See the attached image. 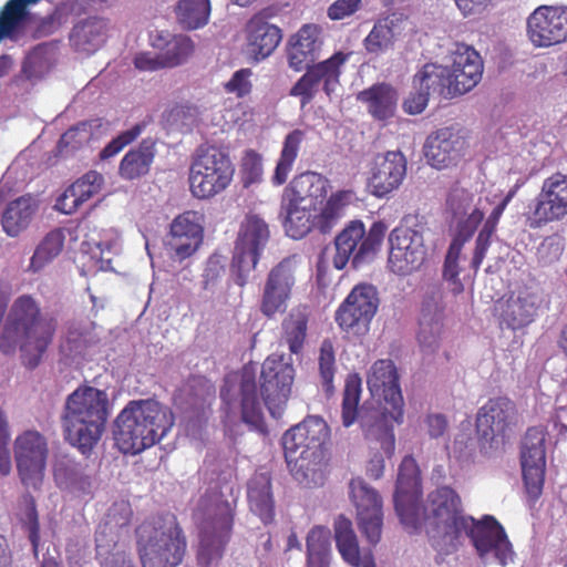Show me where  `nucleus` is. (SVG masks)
<instances>
[{
    "label": "nucleus",
    "instance_id": "obj_57",
    "mask_svg": "<svg viewBox=\"0 0 567 567\" xmlns=\"http://www.w3.org/2000/svg\"><path fill=\"white\" fill-rule=\"evenodd\" d=\"M132 516L133 511L127 502H116L109 508L105 522L99 525L96 532H104L105 539L111 537L116 539L117 535L114 529L126 527L131 523Z\"/></svg>",
    "mask_w": 567,
    "mask_h": 567
},
{
    "label": "nucleus",
    "instance_id": "obj_21",
    "mask_svg": "<svg viewBox=\"0 0 567 567\" xmlns=\"http://www.w3.org/2000/svg\"><path fill=\"white\" fill-rule=\"evenodd\" d=\"M388 266L396 275H409L426 260L423 234L406 226L395 227L389 235Z\"/></svg>",
    "mask_w": 567,
    "mask_h": 567
},
{
    "label": "nucleus",
    "instance_id": "obj_17",
    "mask_svg": "<svg viewBox=\"0 0 567 567\" xmlns=\"http://www.w3.org/2000/svg\"><path fill=\"white\" fill-rule=\"evenodd\" d=\"M567 217V174L556 172L543 181L539 193L530 202L526 220L530 228Z\"/></svg>",
    "mask_w": 567,
    "mask_h": 567
},
{
    "label": "nucleus",
    "instance_id": "obj_45",
    "mask_svg": "<svg viewBox=\"0 0 567 567\" xmlns=\"http://www.w3.org/2000/svg\"><path fill=\"white\" fill-rule=\"evenodd\" d=\"M305 138L306 133L300 128L292 130L285 136L280 155L271 177V183L275 186H281L287 182Z\"/></svg>",
    "mask_w": 567,
    "mask_h": 567
},
{
    "label": "nucleus",
    "instance_id": "obj_25",
    "mask_svg": "<svg viewBox=\"0 0 567 567\" xmlns=\"http://www.w3.org/2000/svg\"><path fill=\"white\" fill-rule=\"evenodd\" d=\"M516 404L506 396L489 399L476 414L477 434L486 442L505 439L507 431L516 422Z\"/></svg>",
    "mask_w": 567,
    "mask_h": 567
},
{
    "label": "nucleus",
    "instance_id": "obj_19",
    "mask_svg": "<svg viewBox=\"0 0 567 567\" xmlns=\"http://www.w3.org/2000/svg\"><path fill=\"white\" fill-rule=\"evenodd\" d=\"M349 54L336 52L329 59L312 63L290 89L291 96L300 97L301 105L309 104L321 86L328 97L340 85L341 66L347 62Z\"/></svg>",
    "mask_w": 567,
    "mask_h": 567
},
{
    "label": "nucleus",
    "instance_id": "obj_48",
    "mask_svg": "<svg viewBox=\"0 0 567 567\" xmlns=\"http://www.w3.org/2000/svg\"><path fill=\"white\" fill-rule=\"evenodd\" d=\"M331 532L323 526L312 527L306 539L307 567H330Z\"/></svg>",
    "mask_w": 567,
    "mask_h": 567
},
{
    "label": "nucleus",
    "instance_id": "obj_39",
    "mask_svg": "<svg viewBox=\"0 0 567 567\" xmlns=\"http://www.w3.org/2000/svg\"><path fill=\"white\" fill-rule=\"evenodd\" d=\"M403 22L404 17L401 13H391L377 20L363 40L364 49L372 54H380L391 49L396 37L402 32Z\"/></svg>",
    "mask_w": 567,
    "mask_h": 567
},
{
    "label": "nucleus",
    "instance_id": "obj_40",
    "mask_svg": "<svg viewBox=\"0 0 567 567\" xmlns=\"http://www.w3.org/2000/svg\"><path fill=\"white\" fill-rule=\"evenodd\" d=\"M310 309L307 305L291 308L281 322V341L292 354L302 352L308 332Z\"/></svg>",
    "mask_w": 567,
    "mask_h": 567
},
{
    "label": "nucleus",
    "instance_id": "obj_2",
    "mask_svg": "<svg viewBox=\"0 0 567 567\" xmlns=\"http://www.w3.org/2000/svg\"><path fill=\"white\" fill-rule=\"evenodd\" d=\"M58 328L53 316L42 315L39 303L30 295L18 297L7 317L0 337L3 352L19 344L23 364L34 369L52 343Z\"/></svg>",
    "mask_w": 567,
    "mask_h": 567
},
{
    "label": "nucleus",
    "instance_id": "obj_27",
    "mask_svg": "<svg viewBox=\"0 0 567 567\" xmlns=\"http://www.w3.org/2000/svg\"><path fill=\"white\" fill-rule=\"evenodd\" d=\"M406 174V158L399 151L378 154L371 164L368 187L382 198L399 188Z\"/></svg>",
    "mask_w": 567,
    "mask_h": 567
},
{
    "label": "nucleus",
    "instance_id": "obj_3",
    "mask_svg": "<svg viewBox=\"0 0 567 567\" xmlns=\"http://www.w3.org/2000/svg\"><path fill=\"white\" fill-rule=\"evenodd\" d=\"M367 384L371 395L383 401L381 413L371 423H362L364 437L370 449L381 450L391 457L395 451L393 422H403V396L399 383V374L394 362L390 359L377 360L367 375Z\"/></svg>",
    "mask_w": 567,
    "mask_h": 567
},
{
    "label": "nucleus",
    "instance_id": "obj_42",
    "mask_svg": "<svg viewBox=\"0 0 567 567\" xmlns=\"http://www.w3.org/2000/svg\"><path fill=\"white\" fill-rule=\"evenodd\" d=\"M37 208L29 195L9 202L1 215L2 230L9 237H18L30 226Z\"/></svg>",
    "mask_w": 567,
    "mask_h": 567
},
{
    "label": "nucleus",
    "instance_id": "obj_60",
    "mask_svg": "<svg viewBox=\"0 0 567 567\" xmlns=\"http://www.w3.org/2000/svg\"><path fill=\"white\" fill-rule=\"evenodd\" d=\"M24 517L22 519L23 527L28 532V537L32 544L33 550L37 551L40 543V525L34 497L27 493L23 495Z\"/></svg>",
    "mask_w": 567,
    "mask_h": 567
},
{
    "label": "nucleus",
    "instance_id": "obj_5",
    "mask_svg": "<svg viewBox=\"0 0 567 567\" xmlns=\"http://www.w3.org/2000/svg\"><path fill=\"white\" fill-rule=\"evenodd\" d=\"M235 515V506L225 498L221 491L209 488L199 497L194 509L199 529V566L210 567L221 558L231 537Z\"/></svg>",
    "mask_w": 567,
    "mask_h": 567
},
{
    "label": "nucleus",
    "instance_id": "obj_49",
    "mask_svg": "<svg viewBox=\"0 0 567 567\" xmlns=\"http://www.w3.org/2000/svg\"><path fill=\"white\" fill-rule=\"evenodd\" d=\"M64 241L65 235L62 228L49 231L35 247L28 270L35 274L52 262L61 254Z\"/></svg>",
    "mask_w": 567,
    "mask_h": 567
},
{
    "label": "nucleus",
    "instance_id": "obj_56",
    "mask_svg": "<svg viewBox=\"0 0 567 567\" xmlns=\"http://www.w3.org/2000/svg\"><path fill=\"white\" fill-rule=\"evenodd\" d=\"M92 136L91 122H80L62 134L58 142L59 153L62 155L74 153L87 145Z\"/></svg>",
    "mask_w": 567,
    "mask_h": 567
},
{
    "label": "nucleus",
    "instance_id": "obj_46",
    "mask_svg": "<svg viewBox=\"0 0 567 567\" xmlns=\"http://www.w3.org/2000/svg\"><path fill=\"white\" fill-rule=\"evenodd\" d=\"M333 530L336 546L342 559L352 567H359L363 553L360 550L352 522L340 515L334 520Z\"/></svg>",
    "mask_w": 567,
    "mask_h": 567
},
{
    "label": "nucleus",
    "instance_id": "obj_37",
    "mask_svg": "<svg viewBox=\"0 0 567 567\" xmlns=\"http://www.w3.org/2000/svg\"><path fill=\"white\" fill-rule=\"evenodd\" d=\"M155 155L156 142L151 137L144 138L121 159L118 165L120 176L125 181H135L148 175Z\"/></svg>",
    "mask_w": 567,
    "mask_h": 567
},
{
    "label": "nucleus",
    "instance_id": "obj_50",
    "mask_svg": "<svg viewBox=\"0 0 567 567\" xmlns=\"http://www.w3.org/2000/svg\"><path fill=\"white\" fill-rule=\"evenodd\" d=\"M297 266L296 257L284 258L270 269L265 286L290 299L296 285Z\"/></svg>",
    "mask_w": 567,
    "mask_h": 567
},
{
    "label": "nucleus",
    "instance_id": "obj_51",
    "mask_svg": "<svg viewBox=\"0 0 567 567\" xmlns=\"http://www.w3.org/2000/svg\"><path fill=\"white\" fill-rule=\"evenodd\" d=\"M40 0H9L0 12V41L12 38L29 16L28 6Z\"/></svg>",
    "mask_w": 567,
    "mask_h": 567
},
{
    "label": "nucleus",
    "instance_id": "obj_44",
    "mask_svg": "<svg viewBox=\"0 0 567 567\" xmlns=\"http://www.w3.org/2000/svg\"><path fill=\"white\" fill-rule=\"evenodd\" d=\"M152 45L159 50L165 68H174L184 63L194 52V43L186 35L158 33L152 39Z\"/></svg>",
    "mask_w": 567,
    "mask_h": 567
},
{
    "label": "nucleus",
    "instance_id": "obj_9",
    "mask_svg": "<svg viewBox=\"0 0 567 567\" xmlns=\"http://www.w3.org/2000/svg\"><path fill=\"white\" fill-rule=\"evenodd\" d=\"M235 166L229 155L216 146L199 147L189 167V189L198 199L223 193L231 183Z\"/></svg>",
    "mask_w": 567,
    "mask_h": 567
},
{
    "label": "nucleus",
    "instance_id": "obj_14",
    "mask_svg": "<svg viewBox=\"0 0 567 567\" xmlns=\"http://www.w3.org/2000/svg\"><path fill=\"white\" fill-rule=\"evenodd\" d=\"M380 305L379 292L371 284L355 285L334 312L339 329L354 337L365 336Z\"/></svg>",
    "mask_w": 567,
    "mask_h": 567
},
{
    "label": "nucleus",
    "instance_id": "obj_10",
    "mask_svg": "<svg viewBox=\"0 0 567 567\" xmlns=\"http://www.w3.org/2000/svg\"><path fill=\"white\" fill-rule=\"evenodd\" d=\"M330 437L327 422L318 415L307 416L299 424L290 427L282 436V446L287 463L290 465L297 452H300L291 468L296 480L302 482L310 477L309 456L320 457L322 447Z\"/></svg>",
    "mask_w": 567,
    "mask_h": 567
},
{
    "label": "nucleus",
    "instance_id": "obj_54",
    "mask_svg": "<svg viewBox=\"0 0 567 567\" xmlns=\"http://www.w3.org/2000/svg\"><path fill=\"white\" fill-rule=\"evenodd\" d=\"M484 216V212L475 207L465 219L456 223V234L450 244L445 258H450L452 261L458 260L464 244L473 237Z\"/></svg>",
    "mask_w": 567,
    "mask_h": 567
},
{
    "label": "nucleus",
    "instance_id": "obj_29",
    "mask_svg": "<svg viewBox=\"0 0 567 567\" xmlns=\"http://www.w3.org/2000/svg\"><path fill=\"white\" fill-rule=\"evenodd\" d=\"M321 47L320 29L316 24L302 25L289 40V66L297 72L305 70L319 58Z\"/></svg>",
    "mask_w": 567,
    "mask_h": 567
},
{
    "label": "nucleus",
    "instance_id": "obj_53",
    "mask_svg": "<svg viewBox=\"0 0 567 567\" xmlns=\"http://www.w3.org/2000/svg\"><path fill=\"white\" fill-rule=\"evenodd\" d=\"M209 14V0H179L176 8L179 23L188 30L205 25L208 22Z\"/></svg>",
    "mask_w": 567,
    "mask_h": 567
},
{
    "label": "nucleus",
    "instance_id": "obj_59",
    "mask_svg": "<svg viewBox=\"0 0 567 567\" xmlns=\"http://www.w3.org/2000/svg\"><path fill=\"white\" fill-rule=\"evenodd\" d=\"M474 195L460 186H454L447 196L446 206L453 215V218L457 221L465 219L470 214Z\"/></svg>",
    "mask_w": 567,
    "mask_h": 567
},
{
    "label": "nucleus",
    "instance_id": "obj_24",
    "mask_svg": "<svg viewBox=\"0 0 567 567\" xmlns=\"http://www.w3.org/2000/svg\"><path fill=\"white\" fill-rule=\"evenodd\" d=\"M202 214L187 210L176 216L169 227L165 248L173 260L183 261L192 257L203 244Z\"/></svg>",
    "mask_w": 567,
    "mask_h": 567
},
{
    "label": "nucleus",
    "instance_id": "obj_41",
    "mask_svg": "<svg viewBox=\"0 0 567 567\" xmlns=\"http://www.w3.org/2000/svg\"><path fill=\"white\" fill-rule=\"evenodd\" d=\"M413 89H420L422 92H426L427 96L432 93L447 99L457 95L453 90L449 66L435 63H426L416 72L413 76Z\"/></svg>",
    "mask_w": 567,
    "mask_h": 567
},
{
    "label": "nucleus",
    "instance_id": "obj_64",
    "mask_svg": "<svg viewBox=\"0 0 567 567\" xmlns=\"http://www.w3.org/2000/svg\"><path fill=\"white\" fill-rule=\"evenodd\" d=\"M251 75L252 71L250 69H240L236 71L230 80L225 83V91L229 94L236 95L238 99L249 95L252 90V83L250 81Z\"/></svg>",
    "mask_w": 567,
    "mask_h": 567
},
{
    "label": "nucleus",
    "instance_id": "obj_28",
    "mask_svg": "<svg viewBox=\"0 0 567 567\" xmlns=\"http://www.w3.org/2000/svg\"><path fill=\"white\" fill-rule=\"evenodd\" d=\"M483 70L480 53L470 45L457 44L452 52V65L449 68L454 92L462 95L471 91L481 81Z\"/></svg>",
    "mask_w": 567,
    "mask_h": 567
},
{
    "label": "nucleus",
    "instance_id": "obj_47",
    "mask_svg": "<svg viewBox=\"0 0 567 567\" xmlns=\"http://www.w3.org/2000/svg\"><path fill=\"white\" fill-rule=\"evenodd\" d=\"M444 333L443 313L437 310L432 312L423 309L417 332V341L422 352L425 354L435 353Z\"/></svg>",
    "mask_w": 567,
    "mask_h": 567
},
{
    "label": "nucleus",
    "instance_id": "obj_43",
    "mask_svg": "<svg viewBox=\"0 0 567 567\" xmlns=\"http://www.w3.org/2000/svg\"><path fill=\"white\" fill-rule=\"evenodd\" d=\"M516 194V188H512L507 195L493 208L483 224L482 229L475 239V248L471 261V267L476 271L480 269L486 252L492 244V237L496 233L499 219Z\"/></svg>",
    "mask_w": 567,
    "mask_h": 567
},
{
    "label": "nucleus",
    "instance_id": "obj_12",
    "mask_svg": "<svg viewBox=\"0 0 567 567\" xmlns=\"http://www.w3.org/2000/svg\"><path fill=\"white\" fill-rule=\"evenodd\" d=\"M269 238L268 224L256 214L246 215L235 241L231 259V268L238 286L244 287L247 284L248 274L256 268Z\"/></svg>",
    "mask_w": 567,
    "mask_h": 567
},
{
    "label": "nucleus",
    "instance_id": "obj_4",
    "mask_svg": "<svg viewBox=\"0 0 567 567\" xmlns=\"http://www.w3.org/2000/svg\"><path fill=\"white\" fill-rule=\"evenodd\" d=\"M174 423L173 411L157 400H132L115 419V444L124 454L136 455L159 443Z\"/></svg>",
    "mask_w": 567,
    "mask_h": 567
},
{
    "label": "nucleus",
    "instance_id": "obj_63",
    "mask_svg": "<svg viewBox=\"0 0 567 567\" xmlns=\"http://www.w3.org/2000/svg\"><path fill=\"white\" fill-rule=\"evenodd\" d=\"M240 171L245 186H249L259 182L262 175V163L260 155L252 150L247 151L243 157Z\"/></svg>",
    "mask_w": 567,
    "mask_h": 567
},
{
    "label": "nucleus",
    "instance_id": "obj_23",
    "mask_svg": "<svg viewBox=\"0 0 567 567\" xmlns=\"http://www.w3.org/2000/svg\"><path fill=\"white\" fill-rule=\"evenodd\" d=\"M527 37L536 48L567 41V7L539 6L527 18Z\"/></svg>",
    "mask_w": 567,
    "mask_h": 567
},
{
    "label": "nucleus",
    "instance_id": "obj_33",
    "mask_svg": "<svg viewBox=\"0 0 567 567\" xmlns=\"http://www.w3.org/2000/svg\"><path fill=\"white\" fill-rule=\"evenodd\" d=\"M104 177L96 171H90L71 184L56 199L55 208L65 214L75 213L85 202L96 195Z\"/></svg>",
    "mask_w": 567,
    "mask_h": 567
},
{
    "label": "nucleus",
    "instance_id": "obj_52",
    "mask_svg": "<svg viewBox=\"0 0 567 567\" xmlns=\"http://www.w3.org/2000/svg\"><path fill=\"white\" fill-rule=\"evenodd\" d=\"M104 532H95L96 559L101 567H135L128 555L122 550L114 537L105 539Z\"/></svg>",
    "mask_w": 567,
    "mask_h": 567
},
{
    "label": "nucleus",
    "instance_id": "obj_22",
    "mask_svg": "<svg viewBox=\"0 0 567 567\" xmlns=\"http://www.w3.org/2000/svg\"><path fill=\"white\" fill-rule=\"evenodd\" d=\"M350 498L357 508L358 527L371 545L381 539L383 512L379 493L362 478L350 482Z\"/></svg>",
    "mask_w": 567,
    "mask_h": 567
},
{
    "label": "nucleus",
    "instance_id": "obj_55",
    "mask_svg": "<svg viewBox=\"0 0 567 567\" xmlns=\"http://www.w3.org/2000/svg\"><path fill=\"white\" fill-rule=\"evenodd\" d=\"M362 380L358 373L347 377L342 399V423L349 427L358 416V405L361 396Z\"/></svg>",
    "mask_w": 567,
    "mask_h": 567
},
{
    "label": "nucleus",
    "instance_id": "obj_35",
    "mask_svg": "<svg viewBox=\"0 0 567 567\" xmlns=\"http://www.w3.org/2000/svg\"><path fill=\"white\" fill-rule=\"evenodd\" d=\"M52 467L54 482L60 488L80 494L91 493L92 478L86 473L87 465L68 454H60L54 456Z\"/></svg>",
    "mask_w": 567,
    "mask_h": 567
},
{
    "label": "nucleus",
    "instance_id": "obj_31",
    "mask_svg": "<svg viewBox=\"0 0 567 567\" xmlns=\"http://www.w3.org/2000/svg\"><path fill=\"white\" fill-rule=\"evenodd\" d=\"M329 179L319 173L305 172L296 176L285 188L282 196L305 204L309 202L310 208L317 210L327 198Z\"/></svg>",
    "mask_w": 567,
    "mask_h": 567
},
{
    "label": "nucleus",
    "instance_id": "obj_36",
    "mask_svg": "<svg viewBox=\"0 0 567 567\" xmlns=\"http://www.w3.org/2000/svg\"><path fill=\"white\" fill-rule=\"evenodd\" d=\"M282 39L281 30L264 20L252 17L247 24V48L256 61L269 56Z\"/></svg>",
    "mask_w": 567,
    "mask_h": 567
},
{
    "label": "nucleus",
    "instance_id": "obj_6",
    "mask_svg": "<svg viewBox=\"0 0 567 567\" xmlns=\"http://www.w3.org/2000/svg\"><path fill=\"white\" fill-rule=\"evenodd\" d=\"M143 567H177L186 551V539L173 514L145 519L135 530Z\"/></svg>",
    "mask_w": 567,
    "mask_h": 567
},
{
    "label": "nucleus",
    "instance_id": "obj_11",
    "mask_svg": "<svg viewBox=\"0 0 567 567\" xmlns=\"http://www.w3.org/2000/svg\"><path fill=\"white\" fill-rule=\"evenodd\" d=\"M386 230L388 226L382 220L372 223L369 230L359 219L349 221L334 238L333 266L341 270L351 260L357 268L373 258L384 240Z\"/></svg>",
    "mask_w": 567,
    "mask_h": 567
},
{
    "label": "nucleus",
    "instance_id": "obj_62",
    "mask_svg": "<svg viewBox=\"0 0 567 567\" xmlns=\"http://www.w3.org/2000/svg\"><path fill=\"white\" fill-rule=\"evenodd\" d=\"M145 130V124L137 123L132 126L130 130L122 132L116 137H114L106 146L101 151L100 157L102 159H107L110 157L115 156L120 153L125 146L133 143Z\"/></svg>",
    "mask_w": 567,
    "mask_h": 567
},
{
    "label": "nucleus",
    "instance_id": "obj_15",
    "mask_svg": "<svg viewBox=\"0 0 567 567\" xmlns=\"http://www.w3.org/2000/svg\"><path fill=\"white\" fill-rule=\"evenodd\" d=\"M13 454L22 485L39 489L43 483L49 455L45 436L35 430L22 432L14 440Z\"/></svg>",
    "mask_w": 567,
    "mask_h": 567
},
{
    "label": "nucleus",
    "instance_id": "obj_34",
    "mask_svg": "<svg viewBox=\"0 0 567 567\" xmlns=\"http://www.w3.org/2000/svg\"><path fill=\"white\" fill-rule=\"evenodd\" d=\"M357 101L365 105L368 113L380 122L393 117L398 107L399 92L385 82L375 83L357 94Z\"/></svg>",
    "mask_w": 567,
    "mask_h": 567
},
{
    "label": "nucleus",
    "instance_id": "obj_18",
    "mask_svg": "<svg viewBox=\"0 0 567 567\" xmlns=\"http://www.w3.org/2000/svg\"><path fill=\"white\" fill-rule=\"evenodd\" d=\"M421 496L422 483L419 465L412 455H406L399 466L394 507L401 523L414 530L420 526Z\"/></svg>",
    "mask_w": 567,
    "mask_h": 567
},
{
    "label": "nucleus",
    "instance_id": "obj_16",
    "mask_svg": "<svg viewBox=\"0 0 567 567\" xmlns=\"http://www.w3.org/2000/svg\"><path fill=\"white\" fill-rule=\"evenodd\" d=\"M465 525V529L461 532V543L468 537L482 560L486 561L487 556L493 554L501 566L513 561L512 544L504 527L494 516L485 515L481 519L471 516V522Z\"/></svg>",
    "mask_w": 567,
    "mask_h": 567
},
{
    "label": "nucleus",
    "instance_id": "obj_1",
    "mask_svg": "<svg viewBox=\"0 0 567 567\" xmlns=\"http://www.w3.org/2000/svg\"><path fill=\"white\" fill-rule=\"evenodd\" d=\"M111 411L105 390L87 384L78 386L66 396L60 414L64 442L89 457L106 430Z\"/></svg>",
    "mask_w": 567,
    "mask_h": 567
},
{
    "label": "nucleus",
    "instance_id": "obj_30",
    "mask_svg": "<svg viewBox=\"0 0 567 567\" xmlns=\"http://www.w3.org/2000/svg\"><path fill=\"white\" fill-rule=\"evenodd\" d=\"M540 302L537 292L529 288L520 289L501 306V322L512 330L524 328L534 321Z\"/></svg>",
    "mask_w": 567,
    "mask_h": 567
},
{
    "label": "nucleus",
    "instance_id": "obj_61",
    "mask_svg": "<svg viewBox=\"0 0 567 567\" xmlns=\"http://www.w3.org/2000/svg\"><path fill=\"white\" fill-rule=\"evenodd\" d=\"M290 299L264 286L259 310L264 317L274 319L277 315L284 313Z\"/></svg>",
    "mask_w": 567,
    "mask_h": 567
},
{
    "label": "nucleus",
    "instance_id": "obj_20",
    "mask_svg": "<svg viewBox=\"0 0 567 567\" xmlns=\"http://www.w3.org/2000/svg\"><path fill=\"white\" fill-rule=\"evenodd\" d=\"M547 431L544 426L529 427L523 439L520 465L527 495L537 501L543 494L546 471Z\"/></svg>",
    "mask_w": 567,
    "mask_h": 567
},
{
    "label": "nucleus",
    "instance_id": "obj_8",
    "mask_svg": "<svg viewBox=\"0 0 567 567\" xmlns=\"http://www.w3.org/2000/svg\"><path fill=\"white\" fill-rule=\"evenodd\" d=\"M355 200L352 189H340L332 193L318 212L311 214L313 209L309 205L282 196L280 214L285 217V230L293 239L306 237L312 229L329 234Z\"/></svg>",
    "mask_w": 567,
    "mask_h": 567
},
{
    "label": "nucleus",
    "instance_id": "obj_13",
    "mask_svg": "<svg viewBox=\"0 0 567 567\" xmlns=\"http://www.w3.org/2000/svg\"><path fill=\"white\" fill-rule=\"evenodd\" d=\"M295 379L291 359L282 354L268 355L260 368L259 389L265 406L274 419H280L287 405Z\"/></svg>",
    "mask_w": 567,
    "mask_h": 567
},
{
    "label": "nucleus",
    "instance_id": "obj_7",
    "mask_svg": "<svg viewBox=\"0 0 567 567\" xmlns=\"http://www.w3.org/2000/svg\"><path fill=\"white\" fill-rule=\"evenodd\" d=\"M426 533L432 546L442 554H451L461 545V532L471 522L458 493L450 486H440L429 493L425 507Z\"/></svg>",
    "mask_w": 567,
    "mask_h": 567
},
{
    "label": "nucleus",
    "instance_id": "obj_32",
    "mask_svg": "<svg viewBox=\"0 0 567 567\" xmlns=\"http://www.w3.org/2000/svg\"><path fill=\"white\" fill-rule=\"evenodd\" d=\"M239 408L244 423L258 430L264 427L262 405L257 392L256 369L252 364H245L241 369Z\"/></svg>",
    "mask_w": 567,
    "mask_h": 567
},
{
    "label": "nucleus",
    "instance_id": "obj_58",
    "mask_svg": "<svg viewBox=\"0 0 567 567\" xmlns=\"http://www.w3.org/2000/svg\"><path fill=\"white\" fill-rule=\"evenodd\" d=\"M319 372L322 385L327 393L333 390V378L336 373V357L333 344L330 340H323L319 351Z\"/></svg>",
    "mask_w": 567,
    "mask_h": 567
},
{
    "label": "nucleus",
    "instance_id": "obj_38",
    "mask_svg": "<svg viewBox=\"0 0 567 567\" xmlns=\"http://www.w3.org/2000/svg\"><path fill=\"white\" fill-rule=\"evenodd\" d=\"M247 498L250 511L264 524H269L274 520L275 501L269 473H255L252 475L248 482Z\"/></svg>",
    "mask_w": 567,
    "mask_h": 567
},
{
    "label": "nucleus",
    "instance_id": "obj_26",
    "mask_svg": "<svg viewBox=\"0 0 567 567\" xmlns=\"http://www.w3.org/2000/svg\"><path fill=\"white\" fill-rule=\"evenodd\" d=\"M466 148L467 141L461 130L442 127L426 137L424 155L432 167L443 169L456 165Z\"/></svg>",
    "mask_w": 567,
    "mask_h": 567
}]
</instances>
